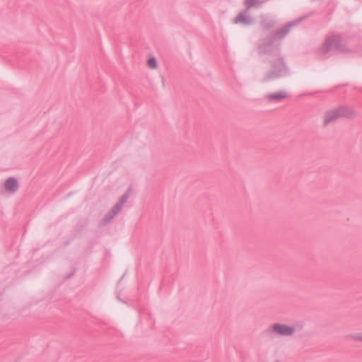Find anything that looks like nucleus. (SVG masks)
<instances>
[{"label":"nucleus","instance_id":"1a4fd4ad","mask_svg":"<svg viewBox=\"0 0 362 362\" xmlns=\"http://www.w3.org/2000/svg\"><path fill=\"white\" fill-rule=\"evenodd\" d=\"M330 40H327L325 43L326 46H329Z\"/></svg>","mask_w":362,"mask_h":362},{"label":"nucleus","instance_id":"20e7f679","mask_svg":"<svg viewBox=\"0 0 362 362\" xmlns=\"http://www.w3.org/2000/svg\"><path fill=\"white\" fill-rule=\"evenodd\" d=\"M146 64L147 67L151 70H156L158 68V62L154 56L148 57Z\"/></svg>","mask_w":362,"mask_h":362},{"label":"nucleus","instance_id":"9d476101","mask_svg":"<svg viewBox=\"0 0 362 362\" xmlns=\"http://www.w3.org/2000/svg\"><path fill=\"white\" fill-rule=\"evenodd\" d=\"M328 51V48H326L325 52H327Z\"/></svg>","mask_w":362,"mask_h":362},{"label":"nucleus","instance_id":"423d86ee","mask_svg":"<svg viewBox=\"0 0 362 362\" xmlns=\"http://www.w3.org/2000/svg\"><path fill=\"white\" fill-rule=\"evenodd\" d=\"M351 339L355 341L362 342V333H354L350 336Z\"/></svg>","mask_w":362,"mask_h":362},{"label":"nucleus","instance_id":"f03ea898","mask_svg":"<svg viewBox=\"0 0 362 362\" xmlns=\"http://www.w3.org/2000/svg\"><path fill=\"white\" fill-rule=\"evenodd\" d=\"M271 331L276 334L281 336H292L296 332V328L292 325L284 323H274L270 327Z\"/></svg>","mask_w":362,"mask_h":362},{"label":"nucleus","instance_id":"f257e3e1","mask_svg":"<svg viewBox=\"0 0 362 362\" xmlns=\"http://www.w3.org/2000/svg\"><path fill=\"white\" fill-rule=\"evenodd\" d=\"M355 115L354 110L349 107L341 106L327 112L324 115L323 121L325 124H327L341 117L352 118Z\"/></svg>","mask_w":362,"mask_h":362},{"label":"nucleus","instance_id":"39448f33","mask_svg":"<svg viewBox=\"0 0 362 362\" xmlns=\"http://www.w3.org/2000/svg\"><path fill=\"white\" fill-rule=\"evenodd\" d=\"M269 100H283L287 97L285 91H279L274 93L269 94L268 96Z\"/></svg>","mask_w":362,"mask_h":362},{"label":"nucleus","instance_id":"6e6552de","mask_svg":"<svg viewBox=\"0 0 362 362\" xmlns=\"http://www.w3.org/2000/svg\"><path fill=\"white\" fill-rule=\"evenodd\" d=\"M245 3L248 6H252L255 4L256 0H245Z\"/></svg>","mask_w":362,"mask_h":362},{"label":"nucleus","instance_id":"0eeeda50","mask_svg":"<svg viewBox=\"0 0 362 362\" xmlns=\"http://www.w3.org/2000/svg\"><path fill=\"white\" fill-rule=\"evenodd\" d=\"M235 22H236V23H238V22L245 23V22H246V19H245V16H244V15H243V14L239 15V16L236 18Z\"/></svg>","mask_w":362,"mask_h":362},{"label":"nucleus","instance_id":"7ed1b4c3","mask_svg":"<svg viewBox=\"0 0 362 362\" xmlns=\"http://www.w3.org/2000/svg\"><path fill=\"white\" fill-rule=\"evenodd\" d=\"M5 190L8 192H15L18 189V182L13 178H9L4 183Z\"/></svg>","mask_w":362,"mask_h":362}]
</instances>
